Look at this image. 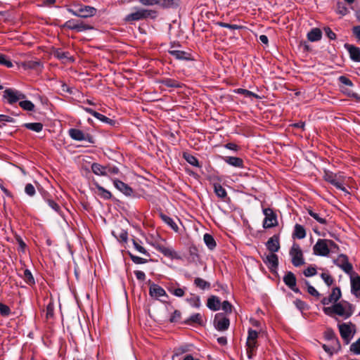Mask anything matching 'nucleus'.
<instances>
[{
	"mask_svg": "<svg viewBox=\"0 0 360 360\" xmlns=\"http://www.w3.org/2000/svg\"><path fill=\"white\" fill-rule=\"evenodd\" d=\"M338 250V245L333 240L328 239H319L313 247L314 253L322 257L328 256L330 253H337Z\"/></svg>",
	"mask_w": 360,
	"mask_h": 360,
	"instance_id": "obj_1",
	"label": "nucleus"
},
{
	"mask_svg": "<svg viewBox=\"0 0 360 360\" xmlns=\"http://www.w3.org/2000/svg\"><path fill=\"white\" fill-rule=\"evenodd\" d=\"M158 17V11L143 8H134V11L124 17V21L132 22L146 19H155Z\"/></svg>",
	"mask_w": 360,
	"mask_h": 360,
	"instance_id": "obj_2",
	"label": "nucleus"
},
{
	"mask_svg": "<svg viewBox=\"0 0 360 360\" xmlns=\"http://www.w3.org/2000/svg\"><path fill=\"white\" fill-rule=\"evenodd\" d=\"M323 179L327 182L333 185L335 188L345 193H348L343 186L344 176L340 173H333L330 171H324Z\"/></svg>",
	"mask_w": 360,
	"mask_h": 360,
	"instance_id": "obj_3",
	"label": "nucleus"
},
{
	"mask_svg": "<svg viewBox=\"0 0 360 360\" xmlns=\"http://www.w3.org/2000/svg\"><path fill=\"white\" fill-rule=\"evenodd\" d=\"M333 309L335 314L344 319L349 318L354 312L352 304L346 301H341L339 303L334 304Z\"/></svg>",
	"mask_w": 360,
	"mask_h": 360,
	"instance_id": "obj_4",
	"label": "nucleus"
},
{
	"mask_svg": "<svg viewBox=\"0 0 360 360\" xmlns=\"http://www.w3.org/2000/svg\"><path fill=\"white\" fill-rule=\"evenodd\" d=\"M68 11L75 16L86 18L94 16L96 13V9L90 6H79L75 8H69Z\"/></svg>",
	"mask_w": 360,
	"mask_h": 360,
	"instance_id": "obj_5",
	"label": "nucleus"
},
{
	"mask_svg": "<svg viewBox=\"0 0 360 360\" xmlns=\"http://www.w3.org/2000/svg\"><path fill=\"white\" fill-rule=\"evenodd\" d=\"M248 334L246 341V349L248 358L251 359L253 355V352L257 347V338L259 336V333L257 331L252 330L251 328L248 329Z\"/></svg>",
	"mask_w": 360,
	"mask_h": 360,
	"instance_id": "obj_6",
	"label": "nucleus"
},
{
	"mask_svg": "<svg viewBox=\"0 0 360 360\" xmlns=\"http://www.w3.org/2000/svg\"><path fill=\"white\" fill-rule=\"evenodd\" d=\"M338 328L342 338L348 344L355 333V325L351 322L343 323L339 324Z\"/></svg>",
	"mask_w": 360,
	"mask_h": 360,
	"instance_id": "obj_7",
	"label": "nucleus"
},
{
	"mask_svg": "<svg viewBox=\"0 0 360 360\" xmlns=\"http://www.w3.org/2000/svg\"><path fill=\"white\" fill-rule=\"evenodd\" d=\"M292 263L295 266H300L304 263L302 251L298 244L294 243L290 250Z\"/></svg>",
	"mask_w": 360,
	"mask_h": 360,
	"instance_id": "obj_8",
	"label": "nucleus"
},
{
	"mask_svg": "<svg viewBox=\"0 0 360 360\" xmlns=\"http://www.w3.org/2000/svg\"><path fill=\"white\" fill-rule=\"evenodd\" d=\"M265 216L263 221V227L264 229H270L278 225L277 216L272 209L265 208L263 210Z\"/></svg>",
	"mask_w": 360,
	"mask_h": 360,
	"instance_id": "obj_9",
	"label": "nucleus"
},
{
	"mask_svg": "<svg viewBox=\"0 0 360 360\" xmlns=\"http://www.w3.org/2000/svg\"><path fill=\"white\" fill-rule=\"evenodd\" d=\"M333 263L346 274H350L352 272L353 266L349 262L348 257L344 254L340 255L337 259L333 260Z\"/></svg>",
	"mask_w": 360,
	"mask_h": 360,
	"instance_id": "obj_10",
	"label": "nucleus"
},
{
	"mask_svg": "<svg viewBox=\"0 0 360 360\" xmlns=\"http://www.w3.org/2000/svg\"><path fill=\"white\" fill-rule=\"evenodd\" d=\"M4 98L7 99L10 104H13L20 100L24 99L25 96L20 91L15 89H6L4 91Z\"/></svg>",
	"mask_w": 360,
	"mask_h": 360,
	"instance_id": "obj_11",
	"label": "nucleus"
},
{
	"mask_svg": "<svg viewBox=\"0 0 360 360\" xmlns=\"http://www.w3.org/2000/svg\"><path fill=\"white\" fill-rule=\"evenodd\" d=\"M143 6L158 5L163 8H169L178 4V0H139Z\"/></svg>",
	"mask_w": 360,
	"mask_h": 360,
	"instance_id": "obj_12",
	"label": "nucleus"
},
{
	"mask_svg": "<svg viewBox=\"0 0 360 360\" xmlns=\"http://www.w3.org/2000/svg\"><path fill=\"white\" fill-rule=\"evenodd\" d=\"M214 327L219 331H224L228 329L230 321L222 314H217L214 319Z\"/></svg>",
	"mask_w": 360,
	"mask_h": 360,
	"instance_id": "obj_13",
	"label": "nucleus"
},
{
	"mask_svg": "<svg viewBox=\"0 0 360 360\" xmlns=\"http://www.w3.org/2000/svg\"><path fill=\"white\" fill-rule=\"evenodd\" d=\"M263 262L271 271L276 269L278 266V258L274 253L266 255L265 257L263 258Z\"/></svg>",
	"mask_w": 360,
	"mask_h": 360,
	"instance_id": "obj_14",
	"label": "nucleus"
},
{
	"mask_svg": "<svg viewBox=\"0 0 360 360\" xmlns=\"http://www.w3.org/2000/svg\"><path fill=\"white\" fill-rule=\"evenodd\" d=\"M114 186L127 196H131L133 193V189L127 184L118 179H113Z\"/></svg>",
	"mask_w": 360,
	"mask_h": 360,
	"instance_id": "obj_15",
	"label": "nucleus"
},
{
	"mask_svg": "<svg viewBox=\"0 0 360 360\" xmlns=\"http://www.w3.org/2000/svg\"><path fill=\"white\" fill-rule=\"evenodd\" d=\"M285 284L295 292H299L300 290L296 288V278L293 273L288 271L283 277Z\"/></svg>",
	"mask_w": 360,
	"mask_h": 360,
	"instance_id": "obj_16",
	"label": "nucleus"
},
{
	"mask_svg": "<svg viewBox=\"0 0 360 360\" xmlns=\"http://www.w3.org/2000/svg\"><path fill=\"white\" fill-rule=\"evenodd\" d=\"M266 248L271 253H275L280 249L279 236L274 235L271 237L266 243Z\"/></svg>",
	"mask_w": 360,
	"mask_h": 360,
	"instance_id": "obj_17",
	"label": "nucleus"
},
{
	"mask_svg": "<svg viewBox=\"0 0 360 360\" xmlns=\"http://www.w3.org/2000/svg\"><path fill=\"white\" fill-rule=\"evenodd\" d=\"M149 294L151 297L155 298L167 296L165 290L162 287L155 283H152L150 285Z\"/></svg>",
	"mask_w": 360,
	"mask_h": 360,
	"instance_id": "obj_18",
	"label": "nucleus"
},
{
	"mask_svg": "<svg viewBox=\"0 0 360 360\" xmlns=\"http://www.w3.org/2000/svg\"><path fill=\"white\" fill-rule=\"evenodd\" d=\"M169 53L178 60H191L193 59L190 51H184L180 50L169 51Z\"/></svg>",
	"mask_w": 360,
	"mask_h": 360,
	"instance_id": "obj_19",
	"label": "nucleus"
},
{
	"mask_svg": "<svg viewBox=\"0 0 360 360\" xmlns=\"http://www.w3.org/2000/svg\"><path fill=\"white\" fill-rule=\"evenodd\" d=\"M224 160L228 165L238 168H243L244 163L243 159L238 157L226 156L224 158Z\"/></svg>",
	"mask_w": 360,
	"mask_h": 360,
	"instance_id": "obj_20",
	"label": "nucleus"
},
{
	"mask_svg": "<svg viewBox=\"0 0 360 360\" xmlns=\"http://www.w3.org/2000/svg\"><path fill=\"white\" fill-rule=\"evenodd\" d=\"M52 54L57 58L63 62L73 61V57L67 51H63L60 49L53 50Z\"/></svg>",
	"mask_w": 360,
	"mask_h": 360,
	"instance_id": "obj_21",
	"label": "nucleus"
},
{
	"mask_svg": "<svg viewBox=\"0 0 360 360\" xmlns=\"http://www.w3.org/2000/svg\"><path fill=\"white\" fill-rule=\"evenodd\" d=\"M352 292L357 297H360V276H351Z\"/></svg>",
	"mask_w": 360,
	"mask_h": 360,
	"instance_id": "obj_22",
	"label": "nucleus"
},
{
	"mask_svg": "<svg viewBox=\"0 0 360 360\" xmlns=\"http://www.w3.org/2000/svg\"><path fill=\"white\" fill-rule=\"evenodd\" d=\"M207 306L211 310L217 311L221 307L220 300L217 296L212 295L207 300Z\"/></svg>",
	"mask_w": 360,
	"mask_h": 360,
	"instance_id": "obj_23",
	"label": "nucleus"
},
{
	"mask_svg": "<svg viewBox=\"0 0 360 360\" xmlns=\"http://www.w3.org/2000/svg\"><path fill=\"white\" fill-rule=\"evenodd\" d=\"M159 216L160 219L167 224L168 225L174 232L179 231V227L177 224L175 223L173 219H172L170 217L167 216V214L160 212L159 214Z\"/></svg>",
	"mask_w": 360,
	"mask_h": 360,
	"instance_id": "obj_24",
	"label": "nucleus"
},
{
	"mask_svg": "<svg viewBox=\"0 0 360 360\" xmlns=\"http://www.w3.org/2000/svg\"><path fill=\"white\" fill-rule=\"evenodd\" d=\"M156 249L166 257L172 259L177 257L176 252L171 248L158 245Z\"/></svg>",
	"mask_w": 360,
	"mask_h": 360,
	"instance_id": "obj_25",
	"label": "nucleus"
},
{
	"mask_svg": "<svg viewBox=\"0 0 360 360\" xmlns=\"http://www.w3.org/2000/svg\"><path fill=\"white\" fill-rule=\"evenodd\" d=\"M70 136L76 141H84L86 140V134L81 130L77 129H70L68 131Z\"/></svg>",
	"mask_w": 360,
	"mask_h": 360,
	"instance_id": "obj_26",
	"label": "nucleus"
},
{
	"mask_svg": "<svg viewBox=\"0 0 360 360\" xmlns=\"http://www.w3.org/2000/svg\"><path fill=\"white\" fill-rule=\"evenodd\" d=\"M349 54L350 58L357 63H360V49L358 46H345Z\"/></svg>",
	"mask_w": 360,
	"mask_h": 360,
	"instance_id": "obj_27",
	"label": "nucleus"
},
{
	"mask_svg": "<svg viewBox=\"0 0 360 360\" xmlns=\"http://www.w3.org/2000/svg\"><path fill=\"white\" fill-rule=\"evenodd\" d=\"M91 171L97 176H106V167L99 163L94 162L91 165Z\"/></svg>",
	"mask_w": 360,
	"mask_h": 360,
	"instance_id": "obj_28",
	"label": "nucleus"
},
{
	"mask_svg": "<svg viewBox=\"0 0 360 360\" xmlns=\"http://www.w3.org/2000/svg\"><path fill=\"white\" fill-rule=\"evenodd\" d=\"M322 37V32L319 28H313L307 34L308 39L314 42L321 39Z\"/></svg>",
	"mask_w": 360,
	"mask_h": 360,
	"instance_id": "obj_29",
	"label": "nucleus"
},
{
	"mask_svg": "<svg viewBox=\"0 0 360 360\" xmlns=\"http://www.w3.org/2000/svg\"><path fill=\"white\" fill-rule=\"evenodd\" d=\"M214 191L217 196L221 200H225L227 196V193L224 188L220 184H214Z\"/></svg>",
	"mask_w": 360,
	"mask_h": 360,
	"instance_id": "obj_30",
	"label": "nucleus"
},
{
	"mask_svg": "<svg viewBox=\"0 0 360 360\" xmlns=\"http://www.w3.org/2000/svg\"><path fill=\"white\" fill-rule=\"evenodd\" d=\"M94 184L96 186V188L98 189V195H100L101 198H103L105 200H108V199L111 198L112 195L109 191L104 188L103 186L99 185L97 182H95Z\"/></svg>",
	"mask_w": 360,
	"mask_h": 360,
	"instance_id": "obj_31",
	"label": "nucleus"
},
{
	"mask_svg": "<svg viewBox=\"0 0 360 360\" xmlns=\"http://www.w3.org/2000/svg\"><path fill=\"white\" fill-rule=\"evenodd\" d=\"M183 158L191 165L196 167H200V165L199 164V162H198V159L195 156H193V155H191V154H190L188 153H183Z\"/></svg>",
	"mask_w": 360,
	"mask_h": 360,
	"instance_id": "obj_32",
	"label": "nucleus"
},
{
	"mask_svg": "<svg viewBox=\"0 0 360 360\" xmlns=\"http://www.w3.org/2000/svg\"><path fill=\"white\" fill-rule=\"evenodd\" d=\"M194 284L196 287L203 290L210 289L211 287V284L209 282L206 281L205 280L201 278H196L194 280Z\"/></svg>",
	"mask_w": 360,
	"mask_h": 360,
	"instance_id": "obj_33",
	"label": "nucleus"
},
{
	"mask_svg": "<svg viewBox=\"0 0 360 360\" xmlns=\"http://www.w3.org/2000/svg\"><path fill=\"white\" fill-rule=\"evenodd\" d=\"M25 282L29 285H33L35 284V280L32 274L29 269H25L23 272V275L22 276Z\"/></svg>",
	"mask_w": 360,
	"mask_h": 360,
	"instance_id": "obj_34",
	"label": "nucleus"
},
{
	"mask_svg": "<svg viewBox=\"0 0 360 360\" xmlns=\"http://www.w3.org/2000/svg\"><path fill=\"white\" fill-rule=\"evenodd\" d=\"M294 236L298 239H302L306 236V231L304 228L300 224L295 226Z\"/></svg>",
	"mask_w": 360,
	"mask_h": 360,
	"instance_id": "obj_35",
	"label": "nucleus"
},
{
	"mask_svg": "<svg viewBox=\"0 0 360 360\" xmlns=\"http://www.w3.org/2000/svg\"><path fill=\"white\" fill-rule=\"evenodd\" d=\"M203 240L209 249L213 250L216 247V242L212 235L205 233Z\"/></svg>",
	"mask_w": 360,
	"mask_h": 360,
	"instance_id": "obj_36",
	"label": "nucleus"
},
{
	"mask_svg": "<svg viewBox=\"0 0 360 360\" xmlns=\"http://www.w3.org/2000/svg\"><path fill=\"white\" fill-rule=\"evenodd\" d=\"M186 323L191 324V323H198L202 324V316L200 313H196L193 315H191L186 321Z\"/></svg>",
	"mask_w": 360,
	"mask_h": 360,
	"instance_id": "obj_37",
	"label": "nucleus"
},
{
	"mask_svg": "<svg viewBox=\"0 0 360 360\" xmlns=\"http://www.w3.org/2000/svg\"><path fill=\"white\" fill-rule=\"evenodd\" d=\"M25 126L27 129L36 132H39L43 129V124L40 122L27 123Z\"/></svg>",
	"mask_w": 360,
	"mask_h": 360,
	"instance_id": "obj_38",
	"label": "nucleus"
},
{
	"mask_svg": "<svg viewBox=\"0 0 360 360\" xmlns=\"http://www.w3.org/2000/svg\"><path fill=\"white\" fill-rule=\"evenodd\" d=\"M162 84H163L165 86L167 87H174V88H179L181 87V84L173 79L167 78L162 81Z\"/></svg>",
	"mask_w": 360,
	"mask_h": 360,
	"instance_id": "obj_39",
	"label": "nucleus"
},
{
	"mask_svg": "<svg viewBox=\"0 0 360 360\" xmlns=\"http://www.w3.org/2000/svg\"><path fill=\"white\" fill-rule=\"evenodd\" d=\"M94 117L98 119V120L101 121L102 122L107 123L110 125H114L115 124V120H111L98 112H96Z\"/></svg>",
	"mask_w": 360,
	"mask_h": 360,
	"instance_id": "obj_40",
	"label": "nucleus"
},
{
	"mask_svg": "<svg viewBox=\"0 0 360 360\" xmlns=\"http://www.w3.org/2000/svg\"><path fill=\"white\" fill-rule=\"evenodd\" d=\"M341 297V291L340 288H334L332 290V292L330 295H329V297L330 298V300H332L333 302H336Z\"/></svg>",
	"mask_w": 360,
	"mask_h": 360,
	"instance_id": "obj_41",
	"label": "nucleus"
},
{
	"mask_svg": "<svg viewBox=\"0 0 360 360\" xmlns=\"http://www.w3.org/2000/svg\"><path fill=\"white\" fill-rule=\"evenodd\" d=\"M168 291L176 297H181L184 295L185 292L183 288L169 287Z\"/></svg>",
	"mask_w": 360,
	"mask_h": 360,
	"instance_id": "obj_42",
	"label": "nucleus"
},
{
	"mask_svg": "<svg viewBox=\"0 0 360 360\" xmlns=\"http://www.w3.org/2000/svg\"><path fill=\"white\" fill-rule=\"evenodd\" d=\"M53 311H54V304H53V301L51 300L46 306V318L47 319H52L54 315Z\"/></svg>",
	"mask_w": 360,
	"mask_h": 360,
	"instance_id": "obj_43",
	"label": "nucleus"
},
{
	"mask_svg": "<svg viewBox=\"0 0 360 360\" xmlns=\"http://www.w3.org/2000/svg\"><path fill=\"white\" fill-rule=\"evenodd\" d=\"M20 106L25 110L32 111L34 105L30 101H22L19 103Z\"/></svg>",
	"mask_w": 360,
	"mask_h": 360,
	"instance_id": "obj_44",
	"label": "nucleus"
},
{
	"mask_svg": "<svg viewBox=\"0 0 360 360\" xmlns=\"http://www.w3.org/2000/svg\"><path fill=\"white\" fill-rule=\"evenodd\" d=\"M106 167V176H111L117 174L120 172V169L116 166H112L110 165H105Z\"/></svg>",
	"mask_w": 360,
	"mask_h": 360,
	"instance_id": "obj_45",
	"label": "nucleus"
},
{
	"mask_svg": "<svg viewBox=\"0 0 360 360\" xmlns=\"http://www.w3.org/2000/svg\"><path fill=\"white\" fill-rule=\"evenodd\" d=\"M309 214L313 217L315 220H316L319 223L321 224H326V219L321 217L319 214L314 212L311 210H308Z\"/></svg>",
	"mask_w": 360,
	"mask_h": 360,
	"instance_id": "obj_46",
	"label": "nucleus"
},
{
	"mask_svg": "<svg viewBox=\"0 0 360 360\" xmlns=\"http://www.w3.org/2000/svg\"><path fill=\"white\" fill-rule=\"evenodd\" d=\"M133 245L134 248L140 253L146 256L150 257V254L147 252V250L143 246L139 245V243L136 240H133Z\"/></svg>",
	"mask_w": 360,
	"mask_h": 360,
	"instance_id": "obj_47",
	"label": "nucleus"
},
{
	"mask_svg": "<svg viewBox=\"0 0 360 360\" xmlns=\"http://www.w3.org/2000/svg\"><path fill=\"white\" fill-rule=\"evenodd\" d=\"M350 351L355 354H360V338L351 345Z\"/></svg>",
	"mask_w": 360,
	"mask_h": 360,
	"instance_id": "obj_48",
	"label": "nucleus"
},
{
	"mask_svg": "<svg viewBox=\"0 0 360 360\" xmlns=\"http://www.w3.org/2000/svg\"><path fill=\"white\" fill-rule=\"evenodd\" d=\"M188 351V349L186 346H181V347L175 348L174 350V354L172 355V359L174 360L175 356H177L182 354H184Z\"/></svg>",
	"mask_w": 360,
	"mask_h": 360,
	"instance_id": "obj_49",
	"label": "nucleus"
},
{
	"mask_svg": "<svg viewBox=\"0 0 360 360\" xmlns=\"http://www.w3.org/2000/svg\"><path fill=\"white\" fill-rule=\"evenodd\" d=\"M129 257H130L131 259L132 260V262L135 264H145L148 262V260L146 259L134 255L130 252L129 253Z\"/></svg>",
	"mask_w": 360,
	"mask_h": 360,
	"instance_id": "obj_50",
	"label": "nucleus"
},
{
	"mask_svg": "<svg viewBox=\"0 0 360 360\" xmlns=\"http://www.w3.org/2000/svg\"><path fill=\"white\" fill-rule=\"evenodd\" d=\"M321 277L324 281L325 283L328 286L331 285L333 284V281H334V280L332 278V276L329 274H328V273H322L321 274Z\"/></svg>",
	"mask_w": 360,
	"mask_h": 360,
	"instance_id": "obj_51",
	"label": "nucleus"
},
{
	"mask_svg": "<svg viewBox=\"0 0 360 360\" xmlns=\"http://www.w3.org/2000/svg\"><path fill=\"white\" fill-rule=\"evenodd\" d=\"M306 284L307 285V292L309 294L317 298L320 297V293L316 290L314 287L311 285L308 281H306Z\"/></svg>",
	"mask_w": 360,
	"mask_h": 360,
	"instance_id": "obj_52",
	"label": "nucleus"
},
{
	"mask_svg": "<svg viewBox=\"0 0 360 360\" xmlns=\"http://www.w3.org/2000/svg\"><path fill=\"white\" fill-rule=\"evenodd\" d=\"M25 192L29 196L32 197L36 193L35 188L32 184H27L25 185Z\"/></svg>",
	"mask_w": 360,
	"mask_h": 360,
	"instance_id": "obj_53",
	"label": "nucleus"
},
{
	"mask_svg": "<svg viewBox=\"0 0 360 360\" xmlns=\"http://www.w3.org/2000/svg\"><path fill=\"white\" fill-rule=\"evenodd\" d=\"M236 92H237L238 94H243L245 97H251V96H253V97H255V98H258V96H257L256 94H255V93H253V92H252V91H249V90H247V89H238L236 90Z\"/></svg>",
	"mask_w": 360,
	"mask_h": 360,
	"instance_id": "obj_54",
	"label": "nucleus"
},
{
	"mask_svg": "<svg viewBox=\"0 0 360 360\" xmlns=\"http://www.w3.org/2000/svg\"><path fill=\"white\" fill-rule=\"evenodd\" d=\"M0 314L4 316H8L11 314V309L7 305L0 302Z\"/></svg>",
	"mask_w": 360,
	"mask_h": 360,
	"instance_id": "obj_55",
	"label": "nucleus"
},
{
	"mask_svg": "<svg viewBox=\"0 0 360 360\" xmlns=\"http://www.w3.org/2000/svg\"><path fill=\"white\" fill-rule=\"evenodd\" d=\"M304 275L306 277L313 276L316 274V269L314 266H310L304 271Z\"/></svg>",
	"mask_w": 360,
	"mask_h": 360,
	"instance_id": "obj_56",
	"label": "nucleus"
},
{
	"mask_svg": "<svg viewBox=\"0 0 360 360\" xmlns=\"http://www.w3.org/2000/svg\"><path fill=\"white\" fill-rule=\"evenodd\" d=\"M337 11L342 15H345L348 12V8L341 2L337 4Z\"/></svg>",
	"mask_w": 360,
	"mask_h": 360,
	"instance_id": "obj_57",
	"label": "nucleus"
},
{
	"mask_svg": "<svg viewBox=\"0 0 360 360\" xmlns=\"http://www.w3.org/2000/svg\"><path fill=\"white\" fill-rule=\"evenodd\" d=\"M0 65H5L7 68H12L13 63L9 60L6 59L5 55L0 53Z\"/></svg>",
	"mask_w": 360,
	"mask_h": 360,
	"instance_id": "obj_58",
	"label": "nucleus"
},
{
	"mask_svg": "<svg viewBox=\"0 0 360 360\" xmlns=\"http://www.w3.org/2000/svg\"><path fill=\"white\" fill-rule=\"evenodd\" d=\"M218 25L220 27H226V28H229V29H231V30H239V29L242 28V26H240V25H238L229 24V23L222 22H218Z\"/></svg>",
	"mask_w": 360,
	"mask_h": 360,
	"instance_id": "obj_59",
	"label": "nucleus"
},
{
	"mask_svg": "<svg viewBox=\"0 0 360 360\" xmlns=\"http://www.w3.org/2000/svg\"><path fill=\"white\" fill-rule=\"evenodd\" d=\"M226 313H231L232 311V305L229 301H224L221 305L220 309Z\"/></svg>",
	"mask_w": 360,
	"mask_h": 360,
	"instance_id": "obj_60",
	"label": "nucleus"
},
{
	"mask_svg": "<svg viewBox=\"0 0 360 360\" xmlns=\"http://www.w3.org/2000/svg\"><path fill=\"white\" fill-rule=\"evenodd\" d=\"M188 302L190 304L195 308H199L201 305L199 297L191 298L188 300Z\"/></svg>",
	"mask_w": 360,
	"mask_h": 360,
	"instance_id": "obj_61",
	"label": "nucleus"
},
{
	"mask_svg": "<svg viewBox=\"0 0 360 360\" xmlns=\"http://www.w3.org/2000/svg\"><path fill=\"white\" fill-rule=\"evenodd\" d=\"M91 29H92L91 26L86 25L83 22H77V24L76 30L78 32H82V31H84L86 30H91Z\"/></svg>",
	"mask_w": 360,
	"mask_h": 360,
	"instance_id": "obj_62",
	"label": "nucleus"
},
{
	"mask_svg": "<svg viewBox=\"0 0 360 360\" xmlns=\"http://www.w3.org/2000/svg\"><path fill=\"white\" fill-rule=\"evenodd\" d=\"M77 24V22H76L74 20H70L67 21L65 23L64 27H67V28H68L70 30H76Z\"/></svg>",
	"mask_w": 360,
	"mask_h": 360,
	"instance_id": "obj_63",
	"label": "nucleus"
},
{
	"mask_svg": "<svg viewBox=\"0 0 360 360\" xmlns=\"http://www.w3.org/2000/svg\"><path fill=\"white\" fill-rule=\"evenodd\" d=\"M181 319V312L178 310H175L171 316L169 321L171 322H177Z\"/></svg>",
	"mask_w": 360,
	"mask_h": 360,
	"instance_id": "obj_64",
	"label": "nucleus"
}]
</instances>
